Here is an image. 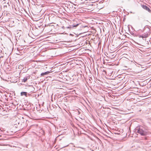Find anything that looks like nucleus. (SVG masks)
Instances as JSON below:
<instances>
[{
    "instance_id": "nucleus-31",
    "label": "nucleus",
    "mask_w": 151,
    "mask_h": 151,
    "mask_svg": "<svg viewBox=\"0 0 151 151\" xmlns=\"http://www.w3.org/2000/svg\"><path fill=\"white\" fill-rule=\"evenodd\" d=\"M1 57H2H2H3V56L1 57H0V58H1Z\"/></svg>"
},
{
    "instance_id": "nucleus-26",
    "label": "nucleus",
    "mask_w": 151,
    "mask_h": 151,
    "mask_svg": "<svg viewBox=\"0 0 151 151\" xmlns=\"http://www.w3.org/2000/svg\"><path fill=\"white\" fill-rule=\"evenodd\" d=\"M61 44H65V43H61Z\"/></svg>"
},
{
    "instance_id": "nucleus-1",
    "label": "nucleus",
    "mask_w": 151,
    "mask_h": 151,
    "mask_svg": "<svg viewBox=\"0 0 151 151\" xmlns=\"http://www.w3.org/2000/svg\"><path fill=\"white\" fill-rule=\"evenodd\" d=\"M135 132L142 136H146L148 133L147 130L142 126H137L135 129Z\"/></svg>"
},
{
    "instance_id": "nucleus-19",
    "label": "nucleus",
    "mask_w": 151,
    "mask_h": 151,
    "mask_svg": "<svg viewBox=\"0 0 151 151\" xmlns=\"http://www.w3.org/2000/svg\"><path fill=\"white\" fill-rule=\"evenodd\" d=\"M96 39V38H91V40H94V39Z\"/></svg>"
},
{
    "instance_id": "nucleus-25",
    "label": "nucleus",
    "mask_w": 151,
    "mask_h": 151,
    "mask_svg": "<svg viewBox=\"0 0 151 151\" xmlns=\"http://www.w3.org/2000/svg\"><path fill=\"white\" fill-rule=\"evenodd\" d=\"M112 57H114V55H112Z\"/></svg>"
},
{
    "instance_id": "nucleus-8",
    "label": "nucleus",
    "mask_w": 151,
    "mask_h": 151,
    "mask_svg": "<svg viewBox=\"0 0 151 151\" xmlns=\"http://www.w3.org/2000/svg\"><path fill=\"white\" fill-rule=\"evenodd\" d=\"M30 76H26L23 79V81L24 82H26L27 80L30 78Z\"/></svg>"
},
{
    "instance_id": "nucleus-9",
    "label": "nucleus",
    "mask_w": 151,
    "mask_h": 151,
    "mask_svg": "<svg viewBox=\"0 0 151 151\" xmlns=\"http://www.w3.org/2000/svg\"><path fill=\"white\" fill-rule=\"evenodd\" d=\"M142 7L145 9L147 11L149 12H150V9L147 6L145 5H143L142 6Z\"/></svg>"
},
{
    "instance_id": "nucleus-21",
    "label": "nucleus",
    "mask_w": 151,
    "mask_h": 151,
    "mask_svg": "<svg viewBox=\"0 0 151 151\" xmlns=\"http://www.w3.org/2000/svg\"><path fill=\"white\" fill-rule=\"evenodd\" d=\"M31 42H28V43H29V44H30L31 43Z\"/></svg>"
},
{
    "instance_id": "nucleus-27",
    "label": "nucleus",
    "mask_w": 151,
    "mask_h": 151,
    "mask_svg": "<svg viewBox=\"0 0 151 151\" xmlns=\"http://www.w3.org/2000/svg\"><path fill=\"white\" fill-rule=\"evenodd\" d=\"M19 44V45H20V44L21 45V43H20V42H19V44Z\"/></svg>"
},
{
    "instance_id": "nucleus-23",
    "label": "nucleus",
    "mask_w": 151,
    "mask_h": 151,
    "mask_svg": "<svg viewBox=\"0 0 151 151\" xmlns=\"http://www.w3.org/2000/svg\"><path fill=\"white\" fill-rule=\"evenodd\" d=\"M68 49H69V48L67 47V50Z\"/></svg>"
},
{
    "instance_id": "nucleus-4",
    "label": "nucleus",
    "mask_w": 151,
    "mask_h": 151,
    "mask_svg": "<svg viewBox=\"0 0 151 151\" xmlns=\"http://www.w3.org/2000/svg\"><path fill=\"white\" fill-rule=\"evenodd\" d=\"M110 38H109V41H108V39L109 38H107V40H106V42H108V43L109 44L111 43V44H113V45H115V44H117V42L118 41H117V40H114V38H111V40H110Z\"/></svg>"
},
{
    "instance_id": "nucleus-11",
    "label": "nucleus",
    "mask_w": 151,
    "mask_h": 151,
    "mask_svg": "<svg viewBox=\"0 0 151 151\" xmlns=\"http://www.w3.org/2000/svg\"><path fill=\"white\" fill-rule=\"evenodd\" d=\"M21 96H23L24 95L26 97H27V92H22L20 93Z\"/></svg>"
},
{
    "instance_id": "nucleus-3",
    "label": "nucleus",
    "mask_w": 151,
    "mask_h": 151,
    "mask_svg": "<svg viewBox=\"0 0 151 151\" xmlns=\"http://www.w3.org/2000/svg\"><path fill=\"white\" fill-rule=\"evenodd\" d=\"M51 40H47L46 41H43L47 42L48 41V42H47V43H51L54 44H56L60 42L64 43L72 42V41L70 40L62 41L60 39H59V38H51Z\"/></svg>"
},
{
    "instance_id": "nucleus-13",
    "label": "nucleus",
    "mask_w": 151,
    "mask_h": 151,
    "mask_svg": "<svg viewBox=\"0 0 151 151\" xmlns=\"http://www.w3.org/2000/svg\"><path fill=\"white\" fill-rule=\"evenodd\" d=\"M13 127L14 128H15L17 129V130L18 131V125L17 124H15L14 125Z\"/></svg>"
},
{
    "instance_id": "nucleus-30",
    "label": "nucleus",
    "mask_w": 151,
    "mask_h": 151,
    "mask_svg": "<svg viewBox=\"0 0 151 151\" xmlns=\"http://www.w3.org/2000/svg\"><path fill=\"white\" fill-rule=\"evenodd\" d=\"M3 131H4V130H3ZM4 131H5V130H4Z\"/></svg>"
},
{
    "instance_id": "nucleus-5",
    "label": "nucleus",
    "mask_w": 151,
    "mask_h": 151,
    "mask_svg": "<svg viewBox=\"0 0 151 151\" xmlns=\"http://www.w3.org/2000/svg\"><path fill=\"white\" fill-rule=\"evenodd\" d=\"M14 40L15 41H16L17 44H19V42L20 41L21 42V45H22L24 44V42H25V40L23 39V38H18V41L17 39V38H14Z\"/></svg>"
},
{
    "instance_id": "nucleus-15",
    "label": "nucleus",
    "mask_w": 151,
    "mask_h": 151,
    "mask_svg": "<svg viewBox=\"0 0 151 151\" xmlns=\"http://www.w3.org/2000/svg\"><path fill=\"white\" fill-rule=\"evenodd\" d=\"M128 43V42L126 41H125L124 42H121V44H124L125 43Z\"/></svg>"
},
{
    "instance_id": "nucleus-18",
    "label": "nucleus",
    "mask_w": 151,
    "mask_h": 151,
    "mask_svg": "<svg viewBox=\"0 0 151 151\" xmlns=\"http://www.w3.org/2000/svg\"><path fill=\"white\" fill-rule=\"evenodd\" d=\"M134 42H135V43H137L138 44H139V43H138V42H135V41H134Z\"/></svg>"
},
{
    "instance_id": "nucleus-28",
    "label": "nucleus",
    "mask_w": 151,
    "mask_h": 151,
    "mask_svg": "<svg viewBox=\"0 0 151 151\" xmlns=\"http://www.w3.org/2000/svg\"><path fill=\"white\" fill-rule=\"evenodd\" d=\"M78 113L79 114L80 113V112L79 111H78Z\"/></svg>"
},
{
    "instance_id": "nucleus-24",
    "label": "nucleus",
    "mask_w": 151,
    "mask_h": 151,
    "mask_svg": "<svg viewBox=\"0 0 151 151\" xmlns=\"http://www.w3.org/2000/svg\"><path fill=\"white\" fill-rule=\"evenodd\" d=\"M68 146V145H66V146H65L64 147H66V146Z\"/></svg>"
},
{
    "instance_id": "nucleus-6",
    "label": "nucleus",
    "mask_w": 151,
    "mask_h": 151,
    "mask_svg": "<svg viewBox=\"0 0 151 151\" xmlns=\"http://www.w3.org/2000/svg\"><path fill=\"white\" fill-rule=\"evenodd\" d=\"M69 26L67 27L68 28H72L77 27L79 23H69Z\"/></svg>"
},
{
    "instance_id": "nucleus-29",
    "label": "nucleus",
    "mask_w": 151,
    "mask_h": 151,
    "mask_svg": "<svg viewBox=\"0 0 151 151\" xmlns=\"http://www.w3.org/2000/svg\"><path fill=\"white\" fill-rule=\"evenodd\" d=\"M45 44H47V43H45Z\"/></svg>"
},
{
    "instance_id": "nucleus-17",
    "label": "nucleus",
    "mask_w": 151,
    "mask_h": 151,
    "mask_svg": "<svg viewBox=\"0 0 151 151\" xmlns=\"http://www.w3.org/2000/svg\"><path fill=\"white\" fill-rule=\"evenodd\" d=\"M68 51H69V50H70L68 52H70V51H71V50H72V49H70H70H68Z\"/></svg>"
},
{
    "instance_id": "nucleus-16",
    "label": "nucleus",
    "mask_w": 151,
    "mask_h": 151,
    "mask_svg": "<svg viewBox=\"0 0 151 151\" xmlns=\"http://www.w3.org/2000/svg\"><path fill=\"white\" fill-rule=\"evenodd\" d=\"M9 40L11 41L12 42V43H13V42L12 40L10 39V38H9Z\"/></svg>"
},
{
    "instance_id": "nucleus-20",
    "label": "nucleus",
    "mask_w": 151,
    "mask_h": 151,
    "mask_svg": "<svg viewBox=\"0 0 151 151\" xmlns=\"http://www.w3.org/2000/svg\"><path fill=\"white\" fill-rule=\"evenodd\" d=\"M101 42H100H100H99V44H101Z\"/></svg>"
},
{
    "instance_id": "nucleus-12",
    "label": "nucleus",
    "mask_w": 151,
    "mask_h": 151,
    "mask_svg": "<svg viewBox=\"0 0 151 151\" xmlns=\"http://www.w3.org/2000/svg\"><path fill=\"white\" fill-rule=\"evenodd\" d=\"M145 40L144 41V42H145V43L147 44H149L150 42L151 43L150 40H148L147 41H146V38H145Z\"/></svg>"
},
{
    "instance_id": "nucleus-2",
    "label": "nucleus",
    "mask_w": 151,
    "mask_h": 151,
    "mask_svg": "<svg viewBox=\"0 0 151 151\" xmlns=\"http://www.w3.org/2000/svg\"><path fill=\"white\" fill-rule=\"evenodd\" d=\"M22 118V120H20L18 123V131L22 130L23 128L26 127L27 126V120L26 119L24 120L23 118Z\"/></svg>"
},
{
    "instance_id": "nucleus-10",
    "label": "nucleus",
    "mask_w": 151,
    "mask_h": 151,
    "mask_svg": "<svg viewBox=\"0 0 151 151\" xmlns=\"http://www.w3.org/2000/svg\"><path fill=\"white\" fill-rule=\"evenodd\" d=\"M50 73V72L49 71H47L44 73H42L41 74L40 76V77L42 76H44L45 75H47Z\"/></svg>"
},
{
    "instance_id": "nucleus-22",
    "label": "nucleus",
    "mask_w": 151,
    "mask_h": 151,
    "mask_svg": "<svg viewBox=\"0 0 151 151\" xmlns=\"http://www.w3.org/2000/svg\"><path fill=\"white\" fill-rule=\"evenodd\" d=\"M119 39L118 40V41H119H119L120 40V39L121 38H119Z\"/></svg>"
},
{
    "instance_id": "nucleus-14",
    "label": "nucleus",
    "mask_w": 151,
    "mask_h": 151,
    "mask_svg": "<svg viewBox=\"0 0 151 151\" xmlns=\"http://www.w3.org/2000/svg\"><path fill=\"white\" fill-rule=\"evenodd\" d=\"M22 47H20V48H17V50L18 51H22Z\"/></svg>"
},
{
    "instance_id": "nucleus-7",
    "label": "nucleus",
    "mask_w": 151,
    "mask_h": 151,
    "mask_svg": "<svg viewBox=\"0 0 151 151\" xmlns=\"http://www.w3.org/2000/svg\"><path fill=\"white\" fill-rule=\"evenodd\" d=\"M27 91L28 92L30 93L31 92L34 91L35 88L33 86H29L27 88Z\"/></svg>"
}]
</instances>
